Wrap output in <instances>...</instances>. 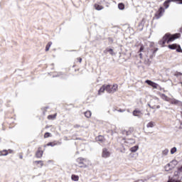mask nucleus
I'll use <instances>...</instances> for the list:
<instances>
[{"label": "nucleus", "mask_w": 182, "mask_h": 182, "mask_svg": "<svg viewBox=\"0 0 182 182\" xmlns=\"http://www.w3.org/2000/svg\"><path fill=\"white\" fill-rule=\"evenodd\" d=\"M179 37H180V33H176L173 35H171L170 33H166L162 38V39L159 41V45H161V46H164L166 43H170V42H173L176 41V39H178Z\"/></svg>", "instance_id": "1"}, {"label": "nucleus", "mask_w": 182, "mask_h": 182, "mask_svg": "<svg viewBox=\"0 0 182 182\" xmlns=\"http://www.w3.org/2000/svg\"><path fill=\"white\" fill-rule=\"evenodd\" d=\"M178 164V161L176 159L172 160L168 164H166L164 167L165 171H171L173 168H176V166Z\"/></svg>", "instance_id": "2"}, {"label": "nucleus", "mask_w": 182, "mask_h": 182, "mask_svg": "<svg viewBox=\"0 0 182 182\" xmlns=\"http://www.w3.org/2000/svg\"><path fill=\"white\" fill-rule=\"evenodd\" d=\"M77 166L80 167H87L86 165V160L79 158L77 159Z\"/></svg>", "instance_id": "3"}, {"label": "nucleus", "mask_w": 182, "mask_h": 182, "mask_svg": "<svg viewBox=\"0 0 182 182\" xmlns=\"http://www.w3.org/2000/svg\"><path fill=\"white\" fill-rule=\"evenodd\" d=\"M174 1H178L179 4H182V0H167L164 3V6L165 9H167L170 6V3L174 2Z\"/></svg>", "instance_id": "4"}, {"label": "nucleus", "mask_w": 182, "mask_h": 182, "mask_svg": "<svg viewBox=\"0 0 182 182\" xmlns=\"http://www.w3.org/2000/svg\"><path fill=\"white\" fill-rule=\"evenodd\" d=\"M145 83H147V85H149V86H151V87H154V89H157V87H159V84L149 80H146L145 81Z\"/></svg>", "instance_id": "5"}, {"label": "nucleus", "mask_w": 182, "mask_h": 182, "mask_svg": "<svg viewBox=\"0 0 182 182\" xmlns=\"http://www.w3.org/2000/svg\"><path fill=\"white\" fill-rule=\"evenodd\" d=\"M102 157H104V159H107V157H109L110 156V152H109L107 151V149H104L102 150Z\"/></svg>", "instance_id": "6"}, {"label": "nucleus", "mask_w": 182, "mask_h": 182, "mask_svg": "<svg viewBox=\"0 0 182 182\" xmlns=\"http://www.w3.org/2000/svg\"><path fill=\"white\" fill-rule=\"evenodd\" d=\"M143 113H141V111L135 109L133 112V116H136V117H140Z\"/></svg>", "instance_id": "7"}, {"label": "nucleus", "mask_w": 182, "mask_h": 182, "mask_svg": "<svg viewBox=\"0 0 182 182\" xmlns=\"http://www.w3.org/2000/svg\"><path fill=\"white\" fill-rule=\"evenodd\" d=\"M161 99H163V100H165L166 102H170V100H171V98H169L164 94H161Z\"/></svg>", "instance_id": "8"}, {"label": "nucleus", "mask_w": 182, "mask_h": 182, "mask_svg": "<svg viewBox=\"0 0 182 182\" xmlns=\"http://www.w3.org/2000/svg\"><path fill=\"white\" fill-rule=\"evenodd\" d=\"M105 87V91L107 92V93H112V87H110V85H104Z\"/></svg>", "instance_id": "9"}, {"label": "nucleus", "mask_w": 182, "mask_h": 182, "mask_svg": "<svg viewBox=\"0 0 182 182\" xmlns=\"http://www.w3.org/2000/svg\"><path fill=\"white\" fill-rule=\"evenodd\" d=\"M117 84H114L112 87L111 88V93H114V92H117Z\"/></svg>", "instance_id": "10"}, {"label": "nucleus", "mask_w": 182, "mask_h": 182, "mask_svg": "<svg viewBox=\"0 0 182 182\" xmlns=\"http://www.w3.org/2000/svg\"><path fill=\"white\" fill-rule=\"evenodd\" d=\"M170 102L171 105H178L180 103V101L178 100H176L174 98H171Z\"/></svg>", "instance_id": "11"}, {"label": "nucleus", "mask_w": 182, "mask_h": 182, "mask_svg": "<svg viewBox=\"0 0 182 182\" xmlns=\"http://www.w3.org/2000/svg\"><path fill=\"white\" fill-rule=\"evenodd\" d=\"M36 157L41 159L43 156V151L38 150L36 154Z\"/></svg>", "instance_id": "12"}, {"label": "nucleus", "mask_w": 182, "mask_h": 182, "mask_svg": "<svg viewBox=\"0 0 182 182\" xmlns=\"http://www.w3.org/2000/svg\"><path fill=\"white\" fill-rule=\"evenodd\" d=\"M164 12V9L163 7H160L158 11L159 18H160V16H163Z\"/></svg>", "instance_id": "13"}, {"label": "nucleus", "mask_w": 182, "mask_h": 182, "mask_svg": "<svg viewBox=\"0 0 182 182\" xmlns=\"http://www.w3.org/2000/svg\"><path fill=\"white\" fill-rule=\"evenodd\" d=\"M106 90V88L105 87V85H102L100 89L98 91V95H102V93H105V91Z\"/></svg>", "instance_id": "14"}, {"label": "nucleus", "mask_w": 182, "mask_h": 182, "mask_svg": "<svg viewBox=\"0 0 182 182\" xmlns=\"http://www.w3.org/2000/svg\"><path fill=\"white\" fill-rule=\"evenodd\" d=\"M137 150H139V146H134L130 149V151H132V153H136Z\"/></svg>", "instance_id": "15"}, {"label": "nucleus", "mask_w": 182, "mask_h": 182, "mask_svg": "<svg viewBox=\"0 0 182 182\" xmlns=\"http://www.w3.org/2000/svg\"><path fill=\"white\" fill-rule=\"evenodd\" d=\"M94 8L97 10V11H102V9H103V7L99 4H95Z\"/></svg>", "instance_id": "16"}, {"label": "nucleus", "mask_w": 182, "mask_h": 182, "mask_svg": "<svg viewBox=\"0 0 182 182\" xmlns=\"http://www.w3.org/2000/svg\"><path fill=\"white\" fill-rule=\"evenodd\" d=\"M71 178L73 181H79V176L76 175H73Z\"/></svg>", "instance_id": "17"}, {"label": "nucleus", "mask_w": 182, "mask_h": 182, "mask_svg": "<svg viewBox=\"0 0 182 182\" xmlns=\"http://www.w3.org/2000/svg\"><path fill=\"white\" fill-rule=\"evenodd\" d=\"M85 117H87L89 119V117H91V116H92V112H90V111L85 112Z\"/></svg>", "instance_id": "18"}, {"label": "nucleus", "mask_w": 182, "mask_h": 182, "mask_svg": "<svg viewBox=\"0 0 182 182\" xmlns=\"http://www.w3.org/2000/svg\"><path fill=\"white\" fill-rule=\"evenodd\" d=\"M154 126H155V123L154 122H150L149 123L147 124L146 127L151 128V127H154Z\"/></svg>", "instance_id": "19"}, {"label": "nucleus", "mask_w": 182, "mask_h": 182, "mask_svg": "<svg viewBox=\"0 0 182 182\" xmlns=\"http://www.w3.org/2000/svg\"><path fill=\"white\" fill-rule=\"evenodd\" d=\"M8 150H4L0 152V156H8Z\"/></svg>", "instance_id": "20"}, {"label": "nucleus", "mask_w": 182, "mask_h": 182, "mask_svg": "<svg viewBox=\"0 0 182 182\" xmlns=\"http://www.w3.org/2000/svg\"><path fill=\"white\" fill-rule=\"evenodd\" d=\"M118 8L119 9H120V11H123V9H124V5L123 4V3H119L118 4Z\"/></svg>", "instance_id": "21"}, {"label": "nucleus", "mask_w": 182, "mask_h": 182, "mask_svg": "<svg viewBox=\"0 0 182 182\" xmlns=\"http://www.w3.org/2000/svg\"><path fill=\"white\" fill-rule=\"evenodd\" d=\"M125 142L128 143L129 144H134L136 143L134 139H128Z\"/></svg>", "instance_id": "22"}, {"label": "nucleus", "mask_w": 182, "mask_h": 182, "mask_svg": "<svg viewBox=\"0 0 182 182\" xmlns=\"http://www.w3.org/2000/svg\"><path fill=\"white\" fill-rule=\"evenodd\" d=\"M168 154V149H165L162 151V156H167Z\"/></svg>", "instance_id": "23"}, {"label": "nucleus", "mask_w": 182, "mask_h": 182, "mask_svg": "<svg viewBox=\"0 0 182 182\" xmlns=\"http://www.w3.org/2000/svg\"><path fill=\"white\" fill-rule=\"evenodd\" d=\"M168 48H169V49L174 50L177 48V44L169 45Z\"/></svg>", "instance_id": "24"}, {"label": "nucleus", "mask_w": 182, "mask_h": 182, "mask_svg": "<svg viewBox=\"0 0 182 182\" xmlns=\"http://www.w3.org/2000/svg\"><path fill=\"white\" fill-rule=\"evenodd\" d=\"M50 46H52V42H49V43L47 44L46 47V52H48V50H49Z\"/></svg>", "instance_id": "25"}, {"label": "nucleus", "mask_w": 182, "mask_h": 182, "mask_svg": "<svg viewBox=\"0 0 182 182\" xmlns=\"http://www.w3.org/2000/svg\"><path fill=\"white\" fill-rule=\"evenodd\" d=\"M176 152H177V148L176 147H173L171 149V154H174V153H176Z\"/></svg>", "instance_id": "26"}, {"label": "nucleus", "mask_w": 182, "mask_h": 182, "mask_svg": "<svg viewBox=\"0 0 182 182\" xmlns=\"http://www.w3.org/2000/svg\"><path fill=\"white\" fill-rule=\"evenodd\" d=\"M122 134H126V136H129V134H130V133H129V132L127 130H123Z\"/></svg>", "instance_id": "27"}, {"label": "nucleus", "mask_w": 182, "mask_h": 182, "mask_svg": "<svg viewBox=\"0 0 182 182\" xmlns=\"http://www.w3.org/2000/svg\"><path fill=\"white\" fill-rule=\"evenodd\" d=\"M44 137H45V139H47V137H50V133L46 132V133L44 134Z\"/></svg>", "instance_id": "28"}, {"label": "nucleus", "mask_w": 182, "mask_h": 182, "mask_svg": "<svg viewBox=\"0 0 182 182\" xmlns=\"http://www.w3.org/2000/svg\"><path fill=\"white\" fill-rule=\"evenodd\" d=\"M97 140H98V141H103V136H99L97 138Z\"/></svg>", "instance_id": "29"}, {"label": "nucleus", "mask_w": 182, "mask_h": 182, "mask_svg": "<svg viewBox=\"0 0 182 182\" xmlns=\"http://www.w3.org/2000/svg\"><path fill=\"white\" fill-rule=\"evenodd\" d=\"M48 117V119H55L56 118V114H54V115H49Z\"/></svg>", "instance_id": "30"}, {"label": "nucleus", "mask_w": 182, "mask_h": 182, "mask_svg": "<svg viewBox=\"0 0 182 182\" xmlns=\"http://www.w3.org/2000/svg\"><path fill=\"white\" fill-rule=\"evenodd\" d=\"M107 52H109L110 53V55H113V49L109 48V49H107Z\"/></svg>", "instance_id": "31"}, {"label": "nucleus", "mask_w": 182, "mask_h": 182, "mask_svg": "<svg viewBox=\"0 0 182 182\" xmlns=\"http://www.w3.org/2000/svg\"><path fill=\"white\" fill-rule=\"evenodd\" d=\"M36 163H37L38 164H41V167L42 166H43V162H42V161H36Z\"/></svg>", "instance_id": "32"}, {"label": "nucleus", "mask_w": 182, "mask_h": 182, "mask_svg": "<svg viewBox=\"0 0 182 182\" xmlns=\"http://www.w3.org/2000/svg\"><path fill=\"white\" fill-rule=\"evenodd\" d=\"M176 50L177 52H181V47H180V46H177Z\"/></svg>", "instance_id": "33"}, {"label": "nucleus", "mask_w": 182, "mask_h": 182, "mask_svg": "<svg viewBox=\"0 0 182 182\" xmlns=\"http://www.w3.org/2000/svg\"><path fill=\"white\" fill-rule=\"evenodd\" d=\"M133 130H134V129H133L132 127H130V128H129V131H128L129 133V134H132V133H133Z\"/></svg>", "instance_id": "34"}, {"label": "nucleus", "mask_w": 182, "mask_h": 182, "mask_svg": "<svg viewBox=\"0 0 182 182\" xmlns=\"http://www.w3.org/2000/svg\"><path fill=\"white\" fill-rule=\"evenodd\" d=\"M117 112H119L120 113H123L124 112H126V109H118Z\"/></svg>", "instance_id": "35"}, {"label": "nucleus", "mask_w": 182, "mask_h": 182, "mask_svg": "<svg viewBox=\"0 0 182 182\" xmlns=\"http://www.w3.org/2000/svg\"><path fill=\"white\" fill-rule=\"evenodd\" d=\"M178 173H182V166L178 168Z\"/></svg>", "instance_id": "36"}, {"label": "nucleus", "mask_w": 182, "mask_h": 182, "mask_svg": "<svg viewBox=\"0 0 182 182\" xmlns=\"http://www.w3.org/2000/svg\"><path fill=\"white\" fill-rule=\"evenodd\" d=\"M142 50H144V46H141L140 48V52H142Z\"/></svg>", "instance_id": "37"}, {"label": "nucleus", "mask_w": 182, "mask_h": 182, "mask_svg": "<svg viewBox=\"0 0 182 182\" xmlns=\"http://www.w3.org/2000/svg\"><path fill=\"white\" fill-rule=\"evenodd\" d=\"M77 60H79L80 63H82V58H78Z\"/></svg>", "instance_id": "38"}, {"label": "nucleus", "mask_w": 182, "mask_h": 182, "mask_svg": "<svg viewBox=\"0 0 182 182\" xmlns=\"http://www.w3.org/2000/svg\"><path fill=\"white\" fill-rule=\"evenodd\" d=\"M47 146H53V145H52V142H50V143H48V144H47Z\"/></svg>", "instance_id": "39"}, {"label": "nucleus", "mask_w": 182, "mask_h": 182, "mask_svg": "<svg viewBox=\"0 0 182 182\" xmlns=\"http://www.w3.org/2000/svg\"><path fill=\"white\" fill-rule=\"evenodd\" d=\"M13 151H12L11 149H9L8 153H10V154H11V153H13Z\"/></svg>", "instance_id": "40"}, {"label": "nucleus", "mask_w": 182, "mask_h": 182, "mask_svg": "<svg viewBox=\"0 0 182 182\" xmlns=\"http://www.w3.org/2000/svg\"><path fill=\"white\" fill-rule=\"evenodd\" d=\"M139 56H140V58H141L142 54H141V53H140V54H139Z\"/></svg>", "instance_id": "41"}, {"label": "nucleus", "mask_w": 182, "mask_h": 182, "mask_svg": "<svg viewBox=\"0 0 182 182\" xmlns=\"http://www.w3.org/2000/svg\"><path fill=\"white\" fill-rule=\"evenodd\" d=\"M157 109H160V107H159V105H158V106H157Z\"/></svg>", "instance_id": "42"}, {"label": "nucleus", "mask_w": 182, "mask_h": 182, "mask_svg": "<svg viewBox=\"0 0 182 182\" xmlns=\"http://www.w3.org/2000/svg\"><path fill=\"white\" fill-rule=\"evenodd\" d=\"M148 106H149V107H150V105H148Z\"/></svg>", "instance_id": "43"}]
</instances>
